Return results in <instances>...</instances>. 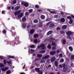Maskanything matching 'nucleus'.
<instances>
[{
  "label": "nucleus",
  "mask_w": 74,
  "mask_h": 74,
  "mask_svg": "<svg viewBox=\"0 0 74 74\" xmlns=\"http://www.w3.org/2000/svg\"><path fill=\"white\" fill-rule=\"evenodd\" d=\"M62 66L63 67V69L64 72L66 73V71H67L68 69L67 66L66 65V64H64L62 65Z\"/></svg>",
  "instance_id": "obj_1"
},
{
  "label": "nucleus",
  "mask_w": 74,
  "mask_h": 74,
  "mask_svg": "<svg viewBox=\"0 0 74 74\" xmlns=\"http://www.w3.org/2000/svg\"><path fill=\"white\" fill-rule=\"evenodd\" d=\"M10 44L13 47L15 45V44H16V45H18L16 41H15V40H13L12 42H10Z\"/></svg>",
  "instance_id": "obj_2"
},
{
  "label": "nucleus",
  "mask_w": 74,
  "mask_h": 74,
  "mask_svg": "<svg viewBox=\"0 0 74 74\" xmlns=\"http://www.w3.org/2000/svg\"><path fill=\"white\" fill-rule=\"evenodd\" d=\"M73 34V33L71 31H68L66 32V35L67 36H71Z\"/></svg>",
  "instance_id": "obj_3"
},
{
  "label": "nucleus",
  "mask_w": 74,
  "mask_h": 74,
  "mask_svg": "<svg viewBox=\"0 0 74 74\" xmlns=\"http://www.w3.org/2000/svg\"><path fill=\"white\" fill-rule=\"evenodd\" d=\"M40 45L41 49H46V47H45V44H42Z\"/></svg>",
  "instance_id": "obj_4"
},
{
  "label": "nucleus",
  "mask_w": 74,
  "mask_h": 74,
  "mask_svg": "<svg viewBox=\"0 0 74 74\" xmlns=\"http://www.w3.org/2000/svg\"><path fill=\"white\" fill-rule=\"evenodd\" d=\"M55 26V24L53 23H51L49 25L50 28H53Z\"/></svg>",
  "instance_id": "obj_5"
},
{
  "label": "nucleus",
  "mask_w": 74,
  "mask_h": 74,
  "mask_svg": "<svg viewBox=\"0 0 74 74\" xmlns=\"http://www.w3.org/2000/svg\"><path fill=\"white\" fill-rule=\"evenodd\" d=\"M23 13H21L18 15V18H21L23 16Z\"/></svg>",
  "instance_id": "obj_6"
},
{
  "label": "nucleus",
  "mask_w": 74,
  "mask_h": 74,
  "mask_svg": "<svg viewBox=\"0 0 74 74\" xmlns=\"http://www.w3.org/2000/svg\"><path fill=\"white\" fill-rule=\"evenodd\" d=\"M56 53V51H50V54L51 55H52V56L53 55H54Z\"/></svg>",
  "instance_id": "obj_7"
},
{
  "label": "nucleus",
  "mask_w": 74,
  "mask_h": 74,
  "mask_svg": "<svg viewBox=\"0 0 74 74\" xmlns=\"http://www.w3.org/2000/svg\"><path fill=\"white\" fill-rule=\"evenodd\" d=\"M9 68L8 67H6L5 68H2L1 69V70L2 71H7V70H8Z\"/></svg>",
  "instance_id": "obj_8"
},
{
  "label": "nucleus",
  "mask_w": 74,
  "mask_h": 74,
  "mask_svg": "<svg viewBox=\"0 0 74 74\" xmlns=\"http://www.w3.org/2000/svg\"><path fill=\"white\" fill-rule=\"evenodd\" d=\"M21 12V10H19L18 11L15 12H14V14L15 16L17 15H19Z\"/></svg>",
  "instance_id": "obj_9"
},
{
  "label": "nucleus",
  "mask_w": 74,
  "mask_h": 74,
  "mask_svg": "<svg viewBox=\"0 0 74 74\" xmlns=\"http://www.w3.org/2000/svg\"><path fill=\"white\" fill-rule=\"evenodd\" d=\"M61 22H65V19L64 18H61L60 20Z\"/></svg>",
  "instance_id": "obj_10"
},
{
  "label": "nucleus",
  "mask_w": 74,
  "mask_h": 74,
  "mask_svg": "<svg viewBox=\"0 0 74 74\" xmlns=\"http://www.w3.org/2000/svg\"><path fill=\"white\" fill-rule=\"evenodd\" d=\"M55 39L53 38L52 37L50 38L49 39V41H50V42H53L54 40H55Z\"/></svg>",
  "instance_id": "obj_11"
},
{
  "label": "nucleus",
  "mask_w": 74,
  "mask_h": 74,
  "mask_svg": "<svg viewBox=\"0 0 74 74\" xmlns=\"http://www.w3.org/2000/svg\"><path fill=\"white\" fill-rule=\"evenodd\" d=\"M14 58H15V56H8V59H14Z\"/></svg>",
  "instance_id": "obj_12"
},
{
  "label": "nucleus",
  "mask_w": 74,
  "mask_h": 74,
  "mask_svg": "<svg viewBox=\"0 0 74 74\" xmlns=\"http://www.w3.org/2000/svg\"><path fill=\"white\" fill-rule=\"evenodd\" d=\"M30 34H32L34 33V30L33 29H31L30 31Z\"/></svg>",
  "instance_id": "obj_13"
},
{
  "label": "nucleus",
  "mask_w": 74,
  "mask_h": 74,
  "mask_svg": "<svg viewBox=\"0 0 74 74\" xmlns=\"http://www.w3.org/2000/svg\"><path fill=\"white\" fill-rule=\"evenodd\" d=\"M24 5L25 7H27L29 5V3H24Z\"/></svg>",
  "instance_id": "obj_14"
},
{
  "label": "nucleus",
  "mask_w": 74,
  "mask_h": 74,
  "mask_svg": "<svg viewBox=\"0 0 74 74\" xmlns=\"http://www.w3.org/2000/svg\"><path fill=\"white\" fill-rule=\"evenodd\" d=\"M52 32H53V31H49L47 32V35H50V34H51V33H52Z\"/></svg>",
  "instance_id": "obj_15"
},
{
  "label": "nucleus",
  "mask_w": 74,
  "mask_h": 74,
  "mask_svg": "<svg viewBox=\"0 0 74 74\" xmlns=\"http://www.w3.org/2000/svg\"><path fill=\"white\" fill-rule=\"evenodd\" d=\"M22 27L23 28L25 29V27H26V24L25 23H23L22 25Z\"/></svg>",
  "instance_id": "obj_16"
},
{
  "label": "nucleus",
  "mask_w": 74,
  "mask_h": 74,
  "mask_svg": "<svg viewBox=\"0 0 74 74\" xmlns=\"http://www.w3.org/2000/svg\"><path fill=\"white\" fill-rule=\"evenodd\" d=\"M61 42L63 44H66V41L64 39H62L61 40Z\"/></svg>",
  "instance_id": "obj_17"
},
{
  "label": "nucleus",
  "mask_w": 74,
  "mask_h": 74,
  "mask_svg": "<svg viewBox=\"0 0 74 74\" xmlns=\"http://www.w3.org/2000/svg\"><path fill=\"white\" fill-rule=\"evenodd\" d=\"M39 53H45V50H43L40 51H39Z\"/></svg>",
  "instance_id": "obj_18"
},
{
  "label": "nucleus",
  "mask_w": 74,
  "mask_h": 74,
  "mask_svg": "<svg viewBox=\"0 0 74 74\" xmlns=\"http://www.w3.org/2000/svg\"><path fill=\"white\" fill-rule=\"evenodd\" d=\"M35 71L37 72V73H39L40 72V68H35Z\"/></svg>",
  "instance_id": "obj_19"
},
{
  "label": "nucleus",
  "mask_w": 74,
  "mask_h": 74,
  "mask_svg": "<svg viewBox=\"0 0 74 74\" xmlns=\"http://www.w3.org/2000/svg\"><path fill=\"white\" fill-rule=\"evenodd\" d=\"M51 62H53L55 61V58L54 57H52L51 59Z\"/></svg>",
  "instance_id": "obj_20"
},
{
  "label": "nucleus",
  "mask_w": 74,
  "mask_h": 74,
  "mask_svg": "<svg viewBox=\"0 0 74 74\" xmlns=\"http://www.w3.org/2000/svg\"><path fill=\"white\" fill-rule=\"evenodd\" d=\"M67 27V25H64L62 26V29L63 30L66 29Z\"/></svg>",
  "instance_id": "obj_21"
},
{
  "label": "nucleus",
  "mask_w": 74,
  "mask_h": 74,
  "mask_svg": "<svg viewBox=\"0 0 74 74\" xmlns=\"http://www.w3.org/2000/svg\"><path fill=\"white\" fill-rule=\"evenodd\" d=\"M33 37L34 38H37L38 37V34H34L33 36Z\"/></svg>",
  "instance_id": "obj_22"
},
{
  "label": "nucleus",
  "mask_w": 74,
  "mask_h": 74,
  "mask_svg": "<svg viewBox=\"0 0 74 74\" xmlns=\"http://www.w3.org/2000/svg\"><path fill=\"white\" fill-rule=\"evenodd\" d=\"M26 21V18L25 17H24L22 18V21L23 22H25Z\"/></svg>",
  "instance_id": "obj_23"
},
{
  "label": "nucleus",
  "mask_w": 74,
  "mask_h": 74,
  "mask_svg": "<svg viewBox=\"0 0 74 74\" xmlns=\"http://www.w3.org/2000/svg\"><path fill=\"white\" fill-rule=\"evenodd\" d=\"M45 16L44 15H42L40 16V18H41L42 19H45Z\"/></svg>",
  "instance_id": "obj_24"
},
{
  "label": "nucleus",
  "mask_w": 74,
  "mask_h": 74,
  "mask_svg": "<svg viewBox=\"0 0 74 74\" xmlns=\"http://www.w3.org/2000/svg\"><path fill=\"white\" fill-rule=\"evenodd\" d=\"M10 32H12V33L13 35V36H16V32H14V34H13V32H12V30L10 31Z\"/></svg>",
  "instance_id": "obj_25"
},
{
  "label": "nucleus",
  "mask_w": 74,
  "mask_h": 74,
  "mask_svg": "<svg viewBox=\"0 0 74 74\" xmlns=\"http://www.w3.org/2000/svg\"><path fill=\"white\" fill-rule=\"evenodd\" d=\"M42 56V54H38L37 56V58H41Z\"/></svg>",
  "instance_id": "obj_26"
},
{
  "label": "nucleus",
  "mask_w": 74,
  "mask_h": 74,
  "mask_svg": "<svg viewBox=\"0 0 74 74\" xmlns=\"http://www.w3.org/2000/svg\"><path fill=\"white\" fill-rule=\"evenodd\" d=\"M19 8H20L19 7L17 6L15 7L14 8V10H15V11H17V10H18L19 9Z\"/></svg>",
  "instance_id": "obj_27"
},
{
  "label": "nucleus",
  "mask_w": 74,
  "mask_h": 74,
  "mask_svg": "<svg viewBox=\"0 0 74 74\" xmlns=\"http://www.w3.org/2000/svg\"><path fill=\"white\" fill-rule=\"evenodd\" d=\"M5 67V66H4V65L3 64L0 63V67L2 68L3 67Z\"/></svg>",
  "instance_id": "obj_28"
},
{
  "label": "nucleus",
  "mask_w": 74,
  "mask_h": 74,
  "mask_svg": "<svg viewBox=\"0 0 74 74\" xmlns=\"http://www.w3.org/2000/svg\"><path fill=\"white\" fill-rule=\"evenodd\" d=\"M51 20H52V18H49L46 19V22H48L50 21H51Z\"/></svg>",
  "instance_id": "obj_29"
},
{
  "label": "nucleus",
  "mask_w": 74,
  "mask_h": 74,
  "mask_svg": "<svg viewBox=\"0 0 74 74\" xmlns=\"http://www.w3.org/2000/svg\"><path fill=\"white\" fill-rule=\"evenodd\" d=\"M30 48H35V45H32L30 46Z\"/></svg>",
  "instance_id": "obj_30"
},
{
  "label": "nucleus",
  "mask_w": 74,
  "mask_h": 74,
  "mask_svg": "<svg viewBox=\"0 0 74 74\" xmlns=\"http://www.w3.org/2000/svg\"><path fill=\"white\" fill-rule=\"evenodd\" d=\"M69 50H70V51L71 52H72L73 51V47L71 46H70L69 47Z\"/></svg>",
  "instance_id": "obj_31"
},
{
  "label": "nucleus",
  "mask_w": 74,
  "mask_h": 74,
  "mask_svg": "<svg viewBox=\"0 0 74 74\" xmlns=\"http://www.w3.org/2000/svg\"><path fill=\"white\" fill-rule=\"evenodd\" d=\"M47 47L48 49H51V44L48 45Z\"/></svg>",
  "instance_id": "obj_32"
},
{
  "label": "nucleus",
  "mask_w": 74,
  "mask_h": 74,
  "mask_svg": "<svg viewBox=\"0 0 74 74\" xmlns=\"http://www.w3.org/2000/svg\"><path fill=\"white\" fill-rule=\"evenodd\" d=\"M69 23L70 24H72V23H73V21L72 19H70Z\"/></svg>",
  "instance_id": "obj_33"
},
{
  "label": "nucleus",
  "mask_w": 74,
  "mask_h": 74,
  "mask_svg": "<svg viewBox=\"0 0 74 74\" xmlns=\"http://www.w3.org/2000/svg\"><path fill=\"white\" fill-rule=\"evenodd\" d=\"M67 37L68 38V39H70V40H72V38H71V36H70V35H69V36H67Z\"/></svg>",
  "instance_id": "obj_34"
},
{
  "label": "nucleus",
  "mask_w": 74,
  "mask_h": 74,
  "mask_svg": "<svg viewBox=\"0 0 74 74\" xmlns=\"http://www.w3.org/2000/svg\"><path fill=\"white\" fill-rule=\"evenodd\" d=\"M67 19H70H70H72V17H71V16H67Z\"/></svg>",
  "instance_id": "obj_35"
},
{
  "label": "nucleus",
  "mask_w": 74,
  "mask_h": 74,
  "mask_svg": "<svg viewBox=\"0 0 74 74\" xmlns=\"http://www.w3.org/2000/svg\"><path fill=\"white\" fill-rule=\"evenodd\" d=\"M60 63H63L64 62V59H61L60 61Z\"/></svg>",
  "instance_id": "obj_36"
},
{
  "label": "nucleus",
  "mask_w": 74,
  "mask_h": 74,
  "mask_svg": "<svg viewBox=\"0 0 74 74\" xmlns=\"http://www.w3.org/2000/svg\"><path fill=\"white\" fill-rule=\"evenodd\" d=\"M49 58V55H47L45 57H44V58L45 59H47L48 58Z\"/></svg>",
  "instance_id": "obj_37"
},
{
  "label": "nucleus",
  "mask_w": 74,
  "mask_h": 74,
  "mask_svg": "<svg viewBox=\"0 0 74 74\" xmlns=\"http://www.w3.org/2000/svg\"><path fill=\"white\" fill-rule=\"evenodd\" d=\"M71 60H74V55H73L71 56Z\"/></svg>",
  "instance_id": "obj_38"
},
{
  "label": "nucleus",
  "mask_w": 74,
  "mask_h": 74,
  "mask_svg": "<svg viewBox=\"0 0 74 74\" xmlns=\"http://www.w3.org/2000/svg\"><path fill=\"white\" fill-rule=\"evenodd\" d=\"M38 22V20H37L35 19L34 20V23H37Z\"/></svg>",
  "instance_id": "obj_39"
},
{
  "label": "nucleus",
  "mask_w": 74,
  "mask_h": 74,
  "mask_svg": "<svg viewBox=\"0 0 74 74\" xmlns=\"http://www.w3.org/2000/svg\"><path fill=\"white\" fill-rule=\"evenodd\" d=\"M3 62L4 64H6V63H7V61H6L5 59L4 60H3Z\"/></svg>",
  "instance_id": "obj_40"
},
{
  "label": "nucleus",
  "mask_w": 74,
  "mask_h": 74,
  "mask_svg": "<svg viewBox=\"0 0 74 74\" xmlns=\"http://www.w3.org/2000/svg\"><path fill=\"white\" fill-rule=\"evenodd\" d=\"M16 0H14L13 1V4H14L16 3Z\"/></svg>",
  "instance_id": "obj_41"
},
{
  "label": "nucleus",
  "mask_w": 74,
  "mask_h": 74,
  "mask_svg": "<svg viewBox=\"0 0 74 74\" xmlns=\"http://www.w3.org/2000/svg\"><path fill=\"white\" fill-rule=\"evenodd\" d=\"M11 73V72L10 71H8L6 72V73L7 74H10V73Z\"/></svg>",
  "instance_id": "obj_42"
},
{
  "label": "nucleus",
  "mask_w": 74,
  "mask_h": 74,
  "mask_svg": "<svg viewBox=\"0 0 74 74\" xmlns=\"http://www.w3.org/2000/svg\"><path fill=\"white\" fill-rule=\"evenodd\" d=\"M34 43H35V44H37V39H35L34 40Z\"/></svg>",
  "instance_id": "obj_43"
},
{
  "label": "nucleus",
  "mask_w": 74,
  "mask_h": 74,
  "mask_svg": "<svg viewBox=\"0 0 74 74\" xmlns=\"http://www.w3.org/2000/svg\"><path fill=\"white\" fill-rule=\"evenodd\" d=\"M2 33L3 34H5L6 33V31L5 30H3L2 31Z\"/></svg>",
  "instance_id": "obj_44"
},
{
  "label": "nucleus",
  "mask_w": 74,
  "mask_h": 74,
  "mask_svg": "<svg viewBox=\"0 0 74 74\" xmlns=\"http://www.w3.org/2000/svg\"><path fill=\"white\" fill-rule=\"evenodd\" d=\"M51 22L50 21L47 23V24L46 26H49V24H50V23H51Z\"/></svg>",
  "instance_id": "obj_45"
},
{
  "label": "nucleus",
  "mask_w": 74,
  "mask_h": 74,
  "mask_svg": "<svg viewBox=\"0 0 74 74\" xmlns=\"http://www.w3.org/2000/svg\"><path fill=\"white\" fill-rule=\"evenodd\" d=\"M35 8H39V6L38 5H35Z\"/></svg>",
  "instance_id": "obj_46"
},
{
  "label": "nucleus",
  "mask_w": 74,
  "mask_h": 74,
  "mask_svg": "<svg viewBox=\"0 0 74 74\" xmlns=\"http://www.w3.org/2000/svg\"><path fill=\"white\" fill-rule=\"evenodd\" d=\"M36 27V25H33L32 27V28H35Z\"/></svg>",
  "instance_id": "obj_47"
},
{
  "label": "nucleus",
  "mask_w": 74,
  "mask_h": 74,
  "mask_svg": "<svg viewBox=\"0 0 74 74\" xmlns=\"http://www.w3.org/2000/svg\"><path fill=\"white\" fill-rule=\"evenodd\" d=\"M30 52L31 53H33L34 52V50L31 49L30 50Z\"/></svg>",
  "instance_id": "obj_48"
},
{
  "label": "nucleus",
  "mask_w": 74,
  "mask_h": 74,
  "mask_svg": "<svg viewBox=\"0 0 74 74\" xmlns=\"http://www.w3.org/2000/svg\"><path fill=\"white\" fill-rule=\"evenodd\" d=\"M25 15H29V13L28 12H26L25 13Z\"/></svg>",
  "instance_id": "obj_49"
},
{
  "label": "nucleus",
  "mask_w": 74,
  "mask_h": 74,
  "mask_svg": "<svg viewBox=\"0 0 74 74\" xmlns=\"http://www.w3.org/2000/svg\"><path fill=\"white\" fill-rule=\"evenodd\" d=\"M56 29L57 30H60V28L59 27H58Z\"/></svg>",
  "instance_id": "obj_50"
},
{
  "label": "nucleus",
  "mask_w": 74,
  "mask_h": 74,
  "mask_svg": "<svg viewBox=\"0 0 74 74\" xmlns=\"http://www.w3.org/2000/svg\"><path fill=\"white\" fill-rule=\"evenodd\" d=\"M58 61H56V67H58Z\"/></svg>",
  "instance_id": "obj_51"
},
{
  "label": "nucleus",
  "mask_w": 74,
  "mask_h": 74,
  "mask_svg": "<svg viewBox=\"0 0 74 74\" xmlns=\"http://www.w3.org/2000/svg\"><path fill=\"white\" fill-rule=\"evenodd\" d=\"M55 45H56V43H55L53 42H52V45L54 46Z\"/></svg>",
  "instance_id": "obj_52"
},
{
  "label": "nucleus",
  "mask_w": 74,
  "mask_h": 74,
  "mask_svg": "<svg viewBox=\"0 0 74 74\" xmlns=\"http://www.w3.org/2000/svg\"><path fill=\"white\" fill-rule=\"evenodd\" d=\"M60 33L61 34H64V31H61L60 32Z\"/></svg>",
  "instance_id": "obj_53"
},
{
  "label": "nucleus",
  "mask_w": 74,
  "mask_h": 74,
  "mask_svg": "<svg viewBox=\"0 0 74 74\" xmlns=\"http://www.w3.org/2000/svg\"><path fill=\"white\" fill-rule=\"evenodd\" d=\"M4 59V57L3 56H0V59Z\"/></svg>",
  "instance_id": "obj_54"
},
{
  "label": "nucleus",
  "mask_w": 74,
  "mask_h": 74,
  "mask_svg": "<svg viewBox=\"0 0 74 74\" xmlns=\"http://www.w3.org/2000/svg\"><path fill=\"white\" fill-rule=\"evenodd\" d=\"M33 9H30L29 10V12H33Z\"/></svg>",
  "instance_id": "obj_55"
},
{
  "label": "nucleus",
  "mask_w": 74,
  "mask_h": 74,
  "mask_svg": "<svg viewBox=\"0 0 74 74\" xmlns=\"http://www.w3.org/2000/svg\"><path fill=\"white\" fill-rule=\"evenodd\" d=\"M45 60H43L40 61V63H42L43 62H45Z\"/></svg>",
  "instance_id": "obj_56"
},
{
  "label": "nucleus",
  "mask_w": 74,
  "mask_h": 74,
  "mask_svg": "<svg viewBox=\"0 0 74 74\" xmlns=\"http://www.w3.org/2000/svg\"><path fill=\"white\" fill-rule=\"evenodd\" d=\"M38 73H39V74H42V71H40Z\"/></svg>",
  "instance_id": "obj_57"
},
{
  "label": "nucleus",
  "mask_w": 74,
  "mask_h": 74,
  "mask_svg": "<svg viewBox=\"0 0 74 74\" xmlns=\"http://www.w3.org/2000/svg\"><path fill=\"white\" fill-rule=\"evenodd\" d=\"M59 56L62 57L63 56V55L61 53L59 55Z\"/></svg>",
  "instance_id": "obj_58"
},
{
  "label": "nucleus",
  "mask_w": 74,
  "mask_h": 74,
  "mask_svg": "<svg viewBox=\"0 0 74 74\" xmlns=\"http://www.w3.org/2000/svg\"><path fill=\"white\" fill-rule=\"evenodd\" d=\"M6 62H7V63L8 64H10V63H11V61H10L9 62L7 61H6Z\"/></svg>",
  "instance_id": "obj_59"
},
{
  "label": "nucleus",
  "mask_w": 74,
  "mask_h": 74,
  "mask_svg": "<svg viewBox=\"0 0 74 74\" xmlns=\"http://www.w3.org/2000/svg\"><path fill=\"white\" fill-rule=\"evenodd\" d=\"M43 36H42V34H41L40 35V38H42Z\"/></svg>",
  "instance_id": "obj_60"
},
{
  "label": "nucleus",
  "mask_w": 74,
  "mask_h": 74,
  "mask_svg": "<svg viewBox=\"0 0 74 74\" xmlns=\"http://www.w3.org/2000/svg\"><path fill=\"white\" fill-rule=\"evenodd\" d=\"M39 59L38 58H36L35 59V61L36 62V61H38V60H39Z\"/></svg>",
  "instance_id": "obj_61"
},
{
  "label": "nucleus",
  "mask_w": 74,
  "mask_h": 74,
  "mask_svg": "<svg viewBox=\"0 0 74 74\" xmlns=\"http://www.w3.org/2000/svg\"><path fill=\"white\" fill-rule=\"evenodd\" d=\"M71 66L72 67H73L74 66V64L73 63H71Z\"/></svg>",
  "instance_id": "obj_62"
},
{
  "label": "nucleus",
  "mask_w": 74,
  "mask_h": 74,
  "mask_svg": "<svg viewBox=\"0 0 74 74\" xmlns=\"http://www.w3.org/2000/svg\"><path fill=\"white\" fill-rule=\"evenodd\" d=\"M61 14L62 15L64 14V13L62 11L61 12Z\"/></svg>",
  "instance_id": "obj_63"
},
{
  "label": "nucleus",
  "mask_w": 74,
  "mask_h": 74,
  "mask_svg": "<svg viewBox=\"0 0 74 74\" xmlns=\"http://www.w3.org/2000/svg\"><path fill=\"white\" fill-rule=\"evenodd\" d=\"M39 27H42V24H39Z\"/></svg>",
  "instance_id": "obj_64"
}]
</instances>
